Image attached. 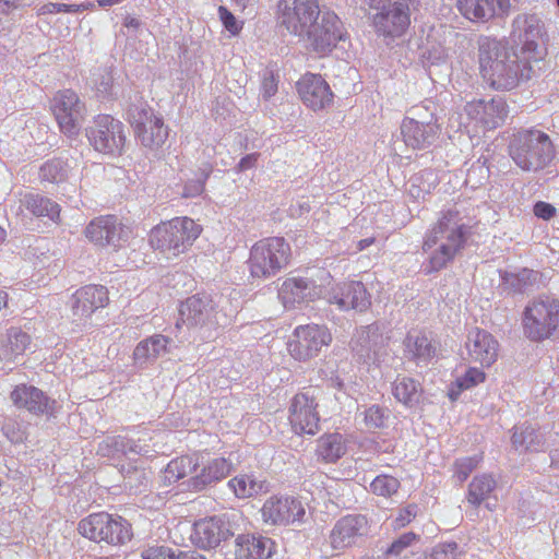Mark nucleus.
Returning <instances> with one entry per match:
<instances>
[{
	"instance_id": "nucleus-1",
	"label": "nucleus",
	"mask_w": 559,
	"mask_h": 559,
	"mask_svg": "<svg viewBox=\"0 0 559 559\" xmlns=\"http://www.w3.org/2000/svg\"><path fill=\"white\" fill-rule=\"evenodd\" d=\"M478 58L484 80L495 90L510 91L536 73V67L526 62L518 49L496 38H480Z\"/></svg>"
},
{
	"instance_id": "nucleus-2",
	"label": "nucleus",
	"mask_w": 559,
	"mask_h": 559,
	"mask_svg": "<svg viewBox=\"0 0 559 559\" xmlns=\"http://www.w3.org/2000/svg\"><path fill=\"white\" fill-rule=\"evenodd\" d=\"M508 151L511 159L523 171H539L555 158V146L549 135L537 129L512 134Z\"/></svg>"
},
{
	"instance_id": "nucleus-3",
	"label": "nucleus",
	"mask_w": 559,
	"mask_h": 559,
	"mask_svg": "<svg viewBox=\"0 0 559 559\" xmlns=\"http://www.w3.org/2000/svg\"><path fill=\"white\" fill-rule=\"evenodd\" d=\"M201 231V226L192 218L175 217L152 228L148 241L154 250L169 259L186 252Z\"/></svg>"
},
{
	"instance_id": "nucleus-4",
	"label": "nucleus",
	"mask_w": 559,
	"mask_h": 559,
	"mask_svg": "<svg viewBox=\"0 0 559 559\" xmlns=\"http://www.w3.org/2000/svg\"><path fill=\"white\" fill-rule=\"evenodd\" d=\"M559 328V300L539 296L532 300L523 313V332L532 341L549 338Z\"/></svg>"
},
{
	"instance_id": "nucleus-5",
	"label": "nucleus",
	"mask_w": 559,
	"mask_h": 559,
	"mask_svg": "<svg viewBox=\"0 0 559 559\" xmlns=\"http://www.w3.org/2000/svg\"><path fill=\"white\" fill-rule=\"evenodd\" d=\"M289 243L282 237H269L258 241L250 251L249 266L253 277L267 278L288 264Z\"/></svg>"
},
{
	"instance_id": "nucleus-6",
	"label": "nucleus",
	"mask_w": 559,
	"mask_h": 559,
	"mask_svg": "<svg viewBox=\"0 0 559 559\" xmlns=\"http://www.w3.org/2000/svg\"><path fill=\"white\" fill-rule=\"evenodd\" d=\"M544 35V24L537 15L520 14L513 20L512 41L524 60L533 63L538 70V64L546 55Z\"/></svg>"
},
{
	"instance_id": "nucleus-7",
	"label": "nucleus",
	"mask_w": 559,
	"mask_h": 559,
	"mask_svg": "<svg viewBox=\"0 0 559 559\" xmlns=\"http://www.w3.org/2000/svg\"><path fill=\"white\" fill-rule=\"evenodd\" d=\"M128 120L141 144L151 150L160 147L168 138V128L142 97H135L128 108Z\"/></svg>"
},
{
	"instance_id": "nucleus-8",
	"label": "nucleus",
	"mask_w": 559,
	"mask_h": 559,
	"mask_svg": "<svg viewBox=\"0 0 559 559\" xmlns=\"http://www.w3.org/2000/svg\"><path fill=\"white\" fill-rule=\"evenodd\" d=\"M78 531L90 540L109 545H123L132 537L131 525L127 520L106 512L93 513L82 519Z\"/></svg>"
},
{
	"instance_id": "nucleus-9",
	"label": "nucleus",
	"mask_w": 559,
	"mask_h": 559,
	"mask_svg": "<svg viewBox=\"0 0 559 559\" xmlns=\"http://www.w3.org/2000/svg\"><path fill=\"white\" fill-rule=\"evenodd\" d=\"M433 104L414 106L412 117H406L401 126L404 143L415 150H423L432 145L439 136L440 127L431 110Z\"/></svg>"
},
{
	"instance_id": "nucleus-10",
	"label": "nucleus",
	"mask_w": 559,
	"mask_h": 559,
	"mask_svg": "<svg viewBox=\"0 0 559 559\" xmlns=\"http://www.w3.org/2000/svg\"><path fill=\"white\" fill-rule=\"evenodd\" d=\"M372 9L378 10L373 15V26L379 36L385 39L401 37L409 26V3L405 0H365Z\"/></svg>"
},
{
	"instance_id": "nucleus-11",
	"label": "nucleus",
	"mask_w": 559,
	"mask_h": 559,
	"mask_svg": "<svg viewBox=\"0 0 559 559\" xmlns=\"http://www.w3.org/2000/svg\"><path fill=\"white\" fill-rule=\"evenodd\" d=\"M180 320L189 329L207 332L227 323V317L217 310V304L209 295H193L181 302Z\"/></svg>"
},
{
	"instance_id": "nucleus-12",
	"label": "nucleus",
	"mask_w": 559,
	"mask_h": 559,
	"mask_svg": "<svg viewBox=\"0 0 559 559\" xmlns=\"http://www.w3.org/2000/svg\"><path fill=\"white\" fill-rule=\"evenodd\" d=\"M298 37L306 41L309 50L324 56L331 52L338 41L344 40L345 32L338 16L330 10H323L305 34Z\"/></svg>"
},
{
	"instance_id": "nucleus-13",
	"label": "nucleus",
	"mask_w": 559,
	"mask_h": 559,
	"mask_svg": "<svg viewBox=\"0 0 559 559\" xmlns=\"http://www.w3.org/2000/svg\"><path fill=\"white\" fill-rule=\"evenodd\" d=\"M468 227L462 222L459 212L447 211L433 227L426 234L423 250L428 252L435 243L442 242L462 250L466 243Z\"/></svg>"
},
{
	"instance_id": "nucleus-14",
	"label": "nucleus",
	"mask_w": 559,
	"mask_h": 559,
	"mask_svg": "<svg viewBox=\"0 0 559 559\" xmlns=\"http://www.w3.org/2000/svg\"><path fill=\"white\" fill-rule=\"evenodd\" d=\"M323 10L318 0H281L277 4L278 21L293 35H302Z\"/></svg>"
},
{
	"instance_id": "nucleus-15",
	"label": "nucleus",
	"mask_w": 559,
	"mask_h": 559,
	"mask_svg": "<svg viewBox=\"0 0 559 559\" xmlns=\"http://www.w3.org/2000/svg\"><path fill=\"white\" fill-rule=\"evenodd\" d=\"M332 342V335L325 325H298L293 333L287 348L292 357L299 361H307L316 357L322 347Z\"/></svg>"
},
{
	"instance_id": "nucleus-16",
	"label": "nucleus",
	"mask_w": 559,
	"mask_h": 559,
	"mask_svg": "<svg viewBox=\"0 0 559 559\" xmlns=\"http://www.w3.org/2000/svg\"><path fill=\"white\" fill-rule=\"evenodd\" d=\"M85 111V105L71 90L58 92L53 97L52 112L60 131L70 139L80 133Z\"/></svg>"
},
{
	"instance_id": "nucleus-17",
	"label": "nucleus",
	"mask_w": 559,
	"mask_h": 559,
	"mask_svg": "<svg viewBox=\"0 0 559 559\" xmlns=\"http://www.w3.org/2000/svg\"><path fill=\"white\" fill-rule=\"evenodd\" d=\"M86 134L94 148L105 154H120L126 142L122 122L109 115L95 118Z\"/></svg>"
},
{
	"instance_id": "nucleus-18",
	"label": "nucleus",
	"mask_w": 559,
	"mask_h": 559,
	"mask_svg": "<svg viewBox=\"0 0 559 559\" xmlns=\"http://www.w3.org/2000/svg\"><path fill=\"white\" fill-rule=\"evenodd\" d=\"M236 516L235 513L231 515L223 514L197 521L193 525V534L191 535L193 544L202 549L216 548L221 542H225L235 535L230 519Z\"/></svg>"
},
{
	"instance_id": "nucleus-19",
	"label": "nucleus",
	"mask_w": 559,
	"mask_h": 559,
	"mask_svg": "<svg viewBox=\"0 0 559 559\" xmlns=\"http://www.w3.org/2000/svg\"><path fill=\"white\" fill-rule=\"evenodd\" d=\"M313 391L296 394L289 407V423L297 435H316L319 431L320 416Z\"/></svg>"
},
{
	"instance_id": "nucleus-20",
	"label": "nucleus",
	"mask_w": 559,
	"mask_h": 559,
	"mask_svg": "<svg viewBox=\"0 0 559 559\" xmlns=\"http://www.w3.org/2000/svg\"><path fill=\"white\" fill-rule=\"evenodd\" d=\"M370 531L369 520L364 514H347L338 519L330 532V544L335 550H343L360 544Z\"/></svg>"
},
{
	"instance_id": "nucleus-21",
	"label": "nucleus",
	"mask_w": 559,
	"mask_h": 559,
	"mask_svg": "<svg viewBox=\"0 0 559 559\" xmlns=\"http://www.w3.org/2000/svg\"><path fill=\"white\" fill-rule=\"evenodd\" d=\"M306 510L302 503L289 496H272L261 508L262 520L270 525H289L304 522Z\"/></svg>"
},
{
	"instance_id": "nucleus-22",
	"label": "nucleus",
	"mask_w": 559,
	"mask_h": 559,
	"mask_svg": "<svg viewBox=\"0 0 559 559\" xmlns=\"http://www.w3.org/2000/svg\"><path fill=\"white\" fill-rule=\"evenodd\" d=\"M353 350L360 360L368 365L380 366L389 356L386 340L377 324L362 326L357 331Z\"/></svg>"
},
{
	"instance_id": "nucleus-23",
	"label": "nucleus",
	"mask_w": 559,
	"mask_h": 559,
	"mask_svg": "<svg viewBox=\"0 0 559 559\" xmlns=\"http://www.w3.org/2000/svg\"><path fill=\"white\" fill-rule=\"evenodd\" d=\"M330 305L338 310L365 312L371 306V296L361 282L352 281L332 286L325 294Z\"/></svg>"
},
{
	"instance_id": "nucleus-24",
	"label": "nucleus",
	"mask_w": 559,
	"mask_h": 559,
	"mask_svg": "<svg viewBox=\"0 0 559 559\" xmlns=\"http://www.w3.org/2000/svg\"><path fill=\"white\" fill-rule=\"evenodd\" d=\"M129 229L124 228L114 215L99 216L90 222L85 236L95 245L119 247L129 238Z\"/></svg>"
},
{
	"instance_id": "nucleus-25",
	"label": "nucleus",
	"mask_w": 559,
	"mask_h": 559,
	"mask_svg": "<svg viewBox=\"0 0 559 559\" xmlns=\"http://www.w3.org/2000/svg\"><path fill=\"white\" fill-rule=\"evenodd\" d=\"M465 349L467 356L464 359L489 367L497 360L499 344L489 332L476 328L468 332Z\"/></svg>"
},
{
	"instance_id": "nucleus-26",
	"label": "nucleus",
	"mask_w": 559,
	"mask_h": 559,
	"mask_svg": "<svg viewBox=\"0 0 559 559\" xmlns=\"http://www.w3.org/2000/svg\"><path fill=\"white\" fill-rule=\"evenodd\" d=\"M467 116L480 123L485 129L492 130L502 124L508 116V106L503 98L493 97L489 100L478 99L465 105Z\"/></svg>"
},
{
	"instance_id": "nucleus-27",
	"label": "nucleus",
	"mask_w": 559,
	"mask_h": 559,
	"mask_svg": "<svg viewBox=\"0 0 559 559\" xmlns=\"http://www.w3.org/2000/svg\"><path fill=\"white\" fill-rule=\"evenodd\" d=\"M511 7V0H457L461 14L472 22L480 23L507 17Z\"/></svg>"
},
{
	"instance_id": "nucleus-28",
	"label": "nucleus",
	"mask_w": 559,
	"mask_h": 559,
	"mask_svg": "<svg viewBox=\"0 0 559 559\" xmlns=\"http://www.w3.org/2000/svg\"><path fill=\"white\" fill-rule=\"evenodd\" d=\"M297 90L304 104L313 110L324 109L333 102V93L320 74H305L298 81Z\"/></svg>"
},
{
	"instance_id": "nucleus-29",
	"label": "nucleus",
	"mask_w": 559,
	"mask_h": 559,
	"mask_svg": "<svg viewBox=\"0 0 559 559\" xmlns=\"http://www.w3.org/2000/svg\"><path fill=\"white\" fill-rule=\"evenodd\" d=\"M321 294L320 287L311 278L289 277L286 278L280 289L278 298L285 308H294L302 302L313 301Z\"/></svg>"
},
{
	"instance_id": "nucleus-30",
	"label": "nucleus",
	"mask_w": 559,
	"mask_h": 559,
	"mask_svg": "<svg viewBox=\"0 0 559 559\" xmlns=\"http://www.w3.org/2000/svg\"><path fill=\"white\" fill-rule=\"evenodd\" d=\"M11 400L19 408H25L35 415H51L56 401L33 385L20 384L11 392Z\"/></svg>"
},
{
	"instance_id": "nucleus-31",
	"label": "nucleus",
	"mask_w": 559,
	"mask_h": 559,
	"mask_svg": "<svg viewBox=\"0 0 559 559\" xmlns=\"http://www.w3.org/2000/svg\"><path fill=\"white\" fill-rule=\"evenodd\" d=\"M108 290L102 285H86L78 289L71 297L73 316L86 318L108 304Z\"/></svg>"
},
{
	"instance_id": "nucleus-32",
	"label": "nucleus",
	"mask_w": 559,
	"mask_h": 559,
	"mask_svg": "<svg viewBox=\"0 0 559 559\" xmlns=\"http://www.w3.org/2000/svg\"><path fill=\"white\" fill-rule=\"evenodd\" d=\"M273 542L260 534H238L234 540L233 559H266L272 556Z\"/></svg>"
},
{
	"instance_id": "nucleus-33",
	"label": "nucleus",
	"mask_w": 559,
	"mask_h": 559,
	"mask_svg": "<svg viewBox=\"0 0 559 559\" xmlns=\"http://www.w3.org/2000/svg\"><path fill=\"white\" fill-rule=\"evenodd\" d=\"M231 467V463L224 457L213 459L202 466L200 473L189 479L188 486L194 491H201L228 476Z\"/></svg>"
},
{
	"instance_id": "nucleus-34",
	"label": "nucleus",
	"mask_w": 559,
	"mask_h": 559,
	"mask_svg": "<svg viewBox=\"0 0 559 559\" xmlns=\"http://www.w3.org/2000/svg\"><path fill=\"white\" fill-rule=\"evenodd\" d=\"M20 207L27 210L36 217L47 218L53 223H58L60 218V205L39 193L23 194L20 199Z\"/></svg>"
},
{
	"instance_id": "nucleus-35",
	"label": "nucleus",
	"mask_w": 559,
	"mask_h": 559,
	"mask_svg": "<svg viewBox=\"0 0 559 559\" xmlns=\"http://www.w3.org/2000/svg\"><path fill=\"white\" fill-rule=\"evenodd\" d=\"M405 355L411 360L419 364H428L436 354V346L423 332H408L404 340Z\"/></svg>"
},
{
	"instance_id": "nucleus-36",
	"label": "nucleus",
	"mask_w": 559,
	"mask_h": 559,
	"mask_svg": "<svg viewBox=\"0 0 559 559\" xmlns=\"http://www.w3.org/2000/svg\"><path fill=\"white\" fill-rule=\"evenodd\" d=\"M512 447L520 452H538L544 449L545 437L533 426L522 424L513 428Z\"/></svg>"
},
{
	"instance_id": "nucleus-37",
	"label": "nucleus",
	"mask_w": 559,
	"mask_h": 559,
	"mask_svg": "<svg viewBox=\"0 0 559 559\" xmlns=\"http://www.w3.org/2000/svg\"><path fill=\"white\" fill-rule=\"evenodd\" d=\"M31 343L27 333L17 328L9 329L5 334L0 336V358L3 360H13L23 355Z\"/></svg>"
},
{
	"instance_id": "nucleus-38",
	"label": "nucleus",
	"mask_w": 559,
	"mask_h": 559,
	"mask_svg": "<svg viewBox=\"0 0 559 559\" xmlns=\"http://www.w3.org/2000/svg\"><path fill=\"white\" fill-rule=\"evenodd\" d=\"M501 285L504 290L514 294H523L531 290L539 280V273L530 269L518 272H500Z\"/></svg>"
},
{
	"instance_id": "nucleus-39",
	"label": "nucleus",
	"mask_w": 559,
	"mask_h": 559,
	"mask_svg": "<svg viewBox=\"0 0 559 559\" xmlns=\"http://www.w3.org/2000/svg\"><path fill=\"white\" fill-rule=\"evenodd\" d=\"M228 487L239 499L254 497L270 490L269 483L253 474H241L235 476L228 481Z\"/></svg>"
},
{
	"instance_id": "nucleus-40",
	"label": "nucleus",
	"mask_w": 559,
	"mask_h": 559,
	"mask_svg": "<svg viewBox=\"0 0 559 559\" xmlns=\"http://www.w3.org/2000/svg\"><path fill=\"white\" fill-rule=\"evenodd\" d=\"M346 444L341 433H328L317 441V455L325 463H335L346 453Z\"/></svg>"
},
{
	"instance_id": "nucleus-41",
	"label": "nucleus",
	"mask_w": 559,
	"mask_h": 559,
	"mask_svg": "<svg viewBox=\"0 0 559 559\" xmlns=\"http://www.w3.org/2000/svg\"><path fill=\"white\" fill-rule=\"evenodd\" d=\"M170 340L162 334L152 335L141 341L134 352L135 361L155 360L167 353Z\"/></svg>"
},
{
	"instance_id": "nucleus-42",
	"label": "nucleus",
	"mask_w": 559,
	"mask_h": 559,
	"mask_svg": "<svg viewBox=\"0 0 559 559\" xmlns=\"http://www.w3.org/2000/svg\"><path fill=\"white\" fill-rule=\"evenodd\" d=\"M392 393L400 403L412 407L419 403L423 390L415 379L399 376L392 383Z\"/></svg>"
},
{
	"instance_id": "nucleus-43",
	"label": "nucleus",
	"mask_w": 559,
	"mask_h": 559,
	"mask_svg": "<svg viewBox=\"0 0 559 559\" xmlns=\"http://www.w3.org/2000/svg\"><path fill=\"white\" fill-rule=\"evenodd\" d=\"M198 460L192 456H180L171 460L165 471L164 479L169 485L197 472Z\"/></svg>"
},
{
	"instance_id": "nucleus-44",
	"label": "nucleus",
	"mask_w": 559,
	"mask_h": 559,
	"mask_svg": "<svg viewBox=\"0 0 559 559\" xmlns=\"http://www.w3.org/2000/svg\"><path fill=\"white\" fill-rule=\"evenodd\" d=\"M460 251L461 250L442 242L435 243V247L427 252L429 254V259L428 264L426 265V272L432 273L442 270Z\"/></svg>"
},
{
	"instance_id": "nucleus-45",
	"label": "nucleus",
	"mask_w": 559,
	"mask_h": 559,
	"mask_svg": "<svg viewBox=\"0 0 559 559\" xmlns=\"http://www.w3.org/2000/svg\"><path fill=\"white\" fill-rule=\"evenodd\" d=\"M496 487V481L491 475L484 474L475 477L468 487L467 501L477 507L484 502Z\"/></svg>"
},
{
	"instance_id": "nucleus-46",
	"label": "nucleus",
	"mask_w": 559,
	"mask_h": 559,
	"mask_svg": "<svg viewBox=\"0 0 559 559\" xmlns=\"http://www.w3.org/2000/svg\"><path fill=\"white\" fill-rule=\"evenodd\" d=\"M70 170L71 168L67 160L53 158L41 165L39 168V178L43 181L60 183L69 178Z\"/></svg>"
},
{
	"instance_id": "nucleus-47",
	"label": "nucleus",
	"mask_w": 559,
	"mask_h": 559,
	"mask_svg": "<svg viewBox=\"0 0 559 559\" xmlns=\"http://www.w3.org/2000/svg\"><path fill=\"white\" fill-rule=\"evenodd\" d=\"M485 378L486 376L483 370L475 367L468 368L464 374L456 378L453 386L449 391V397L452 401L457 400L462 391L476 386L484 382Z\"/></svg>"
},
{
	"instance_id": "nucleus-48",
	"label": "nucleus",
	"mask_w": 559,
	"mask_h": 559,
	"mask_svg": "<svg viewBox=\"0 0 559 559\" xmlns=\"http://www.w3.org/2000/svg\"><path fill=\"white\" fill-rule=\"evenodd\" d=\"M94 2H83L80 4H67L59 2H48L40 5L37 10L38 15L56 14V13H79L86 10H94Z\"/></svg>"
},
{
	"instance_id": "nucleus-49",
	"label": "nucleus",
	"mask_w": 559,
	"mask_h": 559,
	"mask_svg": "<svg viewBox=\"0 0 559 559\" xmlns=\"http://www.w3.org/2000/svg\"><path fill=\"white\" fill-rule=\"evenodd\" d=\"M371 491L377 496L391 497L400 488L397 478L390 475H379L370 484Z\"/></svg>"
},
{
	"instance_id": "nucleus-50",
	"label": "nucleus",
	"mask_w": 559,
	"mask_h": 559,
	"mask_svg": "<svg viewBox=\"0 0 559 559\" xmlns=\"http://www.w3.org/2000/svg\"><path fill=\"white\" fill-rule=\"evenodd\" d=\"M448 50L439 43L428 44L423 51V60L426 66H442L448 62Z\"/></svg>"
},
{
	"instance_id": "nucleus-51",
	"label": "nucleus",
	"mask_w": 559,
	"mask_h": 559,
	"mask_svg": "<svg viewBox=\"0 0 559 559\" xmlns=\"http://www.w3.org/2000/svg\"><path fill=\"white\" fill-rule=\"evenodd\" d=\"M365 424L368 429L382 428L389 417L386 409L379 405H372L365 411Z\"/></svg>"
},
{
	"instance_id": "nucleus-52",
	"label": "nucleus",
	"mask_w": 559,
	"mask_h": 559,
	"mask_svg": "<svg viewBox=\"0 0 559 559\" xmlns=\"http://www.w3.org/2000/svg\"><path fill=\"white\" fill-rule=\"evenodd\" d=\"M114 78L108 69H100L93 74V84L97 92L104 96L109 95L112 88Z\"/></svg>"
},
{
	"instance_id": "nucleus-53",
	"label": "nucleus",
	"mask_w": 559,
	"mask_h": 559,
	"mask_svg": "<svg viewBox=\"0 0 559 559\" xmlns=\"http://www.w3.org/2000/svg\"><path fill=\"white\" fill-rule=\"evenodd\" d=\"M478 460L476 457H464L455 462L454 477L462 484L467 479L469 474L477 467Z\"/></svg>"
},
{
	"instance_id": "nucleus-54",
	"label": "nucleus",
	"mask_w": 559,
	"mask_h": 559,
	"mask_svg": "<svg viewBox=\"0 0 559 559\" xmlns=\"http://www.w3.org/2000/svg\"><path fill=\"white\" fill-rule=\"evenodd\" d=\"M218 16L224 27L231 34L237 35L242 28V22L237 21L235 15L225 7L218 8Z\"/></svg>"
},
{
	"instance_id": "nucleus-55",
	"label": "nucleus",
	"mask_w": 559,
	"mask_h": 559,
	"mask_svg": "<svg viewBox=\"0 0 559 559\" xmlns=\"http://www.w3.org/2000/svg\"><path fill=\"white\" fill-rule=\"evenodd\" d=\"M178 550L166 546L150 547L142 552L143 559H178Z\"/></svg>"
},
{
	"instance_id": "nucleus-56",
	"label": "nucleus",
	"mask_w": 559,
	"mask_h": 559,
	"mask_svg": "<svg viewBox=\"0 0 559 559\" xmlns=\"http://www.w3.org/2000/svg\"><path fill=\"white\" fill-rule=\"evenodd\" d=\"M457 552V544L454 542L437 545L430 555L431 559H454Z\"/></svg>"
},
{
	"instance_id": "nucleus-57",
	"label": "nucleus",
	"mask_w": 559,
	"mask_h": 559,
	"mask_svg": "<svg viewBox=\"0 0 559 559\" xmlns=\"http://www.w3.org/2000/svg\"><path fill=\"white\" fill-rule=\"evenodd\" d=\"M416 538L414 533H406L394 540L386 550L388 556H400Z\"/></svg>"
},
{
	"instance_id": "nucleus-58",
	"label": "nucleus",
	"mask_w": 559,
	"mask_h": 559,
	"mask_svg": "<svg viewBox=\"0 0 559 559\" xmlns=\"http://www.w3.org/2000/svg\"><path fill=\"white\" fill-rule=\"evenodd\" d=\"M277 92V82L271 71H265L263 74L261 93L264 99H269Z\"/></svg>"
},
{
	"instance_id": "nucleus-59",
	"label": "nucleus",
	"mask_w": 559,
	"mask_h": 559,
	"mask_svg": "<svg viewBox=\"0 0 559 559\" xmlns=\"http://www.w3.org/2000/svg\"><path fill=\"white\" fill-rule=\"evenodd\" d=\"M417 514V506L409 504L399 512V515L394 520V527L401 528L412 522Z\"/></svg>"
},
{
	"instance_id": "nucleus-60",
	"label": "nucleus",
	"mask_w": 559,
	"mask_h": 559,
	"mask_svg": "<svg viewBox=\"0 0 559 559\" xmlns=\"http://www.w3.org/2000/svg\"><path fill=\"white\" fill-rule=\"evenodd\" d=\"M147 477L143 471L134 469L133 472H129L124 477V485L130 489L138 488L139 486H146Z\"/></svg>"
},
{
	"instance_id": "nucleus-61",
	"label": "nucleus",
	"mask_w": 559,
	"mask_h": 559,
	"mask_svg": "<svg viewBox=\"0 0 559 559\" xmlns=\"http://www.w3.org/2000/svg\"><path fill=\"white\" fill-rule=\"evenodd\" d=\"M556 209L550 203L538 201L534 205V214L539 218L548 221L554 217Z\"/></svg>"
},
{
	"instance_id": "nucleus-62",
	"label": "nucleus",
	"mask_w": 559,
	"mask_h": 559,
	"mask_svg": "<svg viewBox=\"0 0 559 559\" xmlns=\"http://www.w3.org/2000/svg\"><path fill=\"white\" fill-rule=\"evenodd\" d=\"M204 191V186L202 180H190L185 185L182 195L185 198H194L202 194Z\"/></svg>"
},
{
	"instance_id": "nucleus-63",
	"label": "nucleus",
	"mask_w": 559,
	"mask_h": 559,
	"mask_svg": "<svg viewBox=\"0 0 559 559\" xmlns=\"http://www.w3.org/2000/svg\"><path fill=\"white\" fill-rule=\"evenodd\" d=\"M122 451L126 454H140V455H146L148 453V450L145 449V447L140 444V440H123L121 441Z\"/></svg>"
},
{
	"instance_id": "nucleus-64",
	"label": "nucleus",
	"mask_w": 559,
	"mask_h": 559,
	"mask_svg": "<svg viewBox=\"0 0 559 559\" xmlns=\"http://www.w3.org/2000/svg\"><path fill=\"white\" fill-rule=\"evenodd\" d=\"M258 156L259 155L257 153H252V154H248V155L243 156L237 165L238 170L245 171V170L255 167Z\"/></svg>"
}]
</instances>
